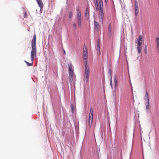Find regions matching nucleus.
I'll return each mask as SVG.
<instances>
[{"instance_id":"f257e3e1","label":"nucleus","mask_w":159,"mask_h":159,"mask_svg":"<svg viewBox=\"0 0 159 159\" xmlns=\"http://www.w3.org/2000/svg\"><path fill=\"white\" fill-rule=\"evenodd\" d=\"M94 4L95 7L97 10H99V16L101 19L102 22L103 21L104 17V13L103 12V4L102 0H95Z\"/></svg>"},{"instance_id":"f03ea898","label":"nucleus","mask_w":159,"mask_h":159,"mask_svg":"<svg viewBox=\"0 0 159 159\" xmlns=\"http://www.w3.org/2000/svg\"><path fill=\"white\" fill-rule=\"evenodd\" d=\"M32 50L31 52V58L32 61L34 59L36 56V35L34 34L31 41Z\"/></svg>"},{"instance_id":"7ed1b4c3","label":"nucleus","mask_w":159,"mask_h":159,"mask_svg":"<svg viewBox=\"0 0 159 159\" xmlns=\"http://www.w3.org/2000/svg\"><path fill=\"white\" fill-rule=\"evenodd\" d=\"M142 38L143 36L141 35H139L136 42V43H138L137 49L139 53L141 52L142 49V46L143 43Z\"/></svg>"},{"instance_id":"20e7f679","label":"nucleus","mask_w":159,"mask_h":159,"mask_svg":"<svg viewBox=\"0 0 159 159\" xmlns=\"http://www.w3.org/2000/svg\"><path fill=\"white\" fill-rule=\"evenodd\" d=\"M89 65L88 64H85V71L84 73V81H86L88 82L89 81Z\"/></svg>"},{"instance_id":"39448f33","label":"nucleus","mask_w":159,"mask_h":159,"mask_svg":"<svg viewBox=\"0 0 159 159\" xmlns=\"http://www.w3.org/2000/svg\"><path fill=\"white\" fill-rule=\"evenodd\" d=\"M93 108H90V113L89 119V125L90 127H91L93 121Z\"/></svg>"},{"instance_id":"423d86ee","label":"nucleus","mask_w":159,"mask_h":159,"mask_svg":"<svg viewBox=\"0 0 159 159\" xmlns=\"http://www.w3.org/2000/svg\"><path fill=\"white\" fill-rule=\"evenodd\" d=\"M69 75V80L72 82L73 80V72L72 70L73 66L71 63H69L68 64Z\"/></svg>"},{"instance_id":"0eeeda50","label":"nucleus","mask_w":159,"mask_h":159,"mask_svg":"<svg viewBox=\"0 0 159 159\" xmlns=\"http://www.w3.org/2000/svg\"><path fill=\"white\" fill-rule=\"evenodd\" d=\"M88 52L87 48L84 46L83 49V57L85 61V64H87Z\"/></svg>"},{"instance_id":"6e6552de","label":"nucleus","mask_w":159,"mask_h":159,"mask_svg":"<svg viewBox=\"0 0 159 159\" xmlns=\"http://www.w3.org/2000/svg\"><path fill=\"white\" fill-rule=\"evenodd\" d=\"M77 24L79 27H80L81 23V17L80 12L78 8L77 9Z\"/></svg>"},{"instance_id":"1a4fd4ad","label":"nucleus","mask_w":159,"mask_h":159,"mask_svg":"<svg viewBox=\"0 0 159 159\" xmlns=\"http://www.w3.org/2000/svg\"><path fill=\"white\" fill-rule=\"evenodd\" d=\"M134 14L135 16H137L139 13L138 4L137 2H135L134 6Z\"/></svg>"},{"instance_id":"9d476101","label":"nucleus","mask_w":159,"mask_h":159,"mask_svg":"<svg viewBox=\"0 0 159 159\" xmlns=\"http://www.w3.org/2000/svg\"><path fill=\"white\" fill-rule=\"evenodd\" d=\"M94 28L95 29L97 30H98L99 29V25L98 23L95 21H94Z\"/></svg>"},{"instance_id":"9b49d317","label":"nucleus","mask_w":159,"mask_h":159,"mask_svg":"<svg viewBox=\"0 0 159 159\" xmlns=\"http://www.w3.org/2000/svg\"><path fill=\"white\" fill-rule=\"evenodd\" d=\"M38 2L39 6L40 7L41 9H42L43 7V4L42 1L39 2Z\"/></svg>"},{"instance_id":"f8f14e48","label":"nucleus","mask_w":159,"mask_h":159,"mask_svg":"<svg viewBox=\"0 0 159 159\" xmlns=\"http://www.w3.org/2000/svg\"><path fill=\"white\" fill-rule=\"evenodd\" d=\"M97 50L98 51H100V40L99 39L98 40L97 42Z\"/></svg>"},{"instance_id":"ddd939ff","label":"nucleus","mask_w":159,"mask_h":159,"mask_svg":"<svg viewBox=\"0 0 159 159\" xmlns=\"http://www.w3.org/2000/svg\"><path fill=\"white\" fill-rule=\"evenodd\" d=\"M147 99V101H149V96L148 94V93L147 91L146 92V95L145 97V99Z\"/></svg>"},{"instance_id":"4468645a","label":"nucleus","mask_w":159,"mask_h":159,"mask_svg":"<svg viewBox=\"0 0 159 159\" xmlns=\"http://www.w3.org/2000/svg\"><path fill=\"white\" fill-rule=\"evenodd\" d=\"M114 83H115V87H116L118 85V83H117V80L116 79V76H115L114 77Z\"/></svg>"},{"instance_id":"2eb2a0df","label":"nucleus","mask_w":159,"mask_h":159,"mask_svg":"<svg viewBox=\"0 0 159 159\" xmlns=\"http://www.w3.org/2000/svg\"><path fill=\"white\" fill-rule=\"evenodd\" d=\"M85 15L87 16H89V9L88 8H87L85 10Z\"/></svg>"},{"instance_id":"dca6fc26","label":"nucleus","mask_w":159,"mask_h":159,"mask_svg":"<svg viewBox=\"0 0 159 159\" xmlns=\"http://www.w3.org/2000/svg\"><path fill=\"white\" fill-rule=\"evenodd\" d=\"M72 29L74 30H76V25L74 23L72 25Z\"/></svg>"},{"instance_id":"f3484780","label":"nucleus","mask_w":159,"mask_h":159,"mask_svg":"<svg viewBox=\"0 0 159 159\" xmlns=\"http://www.w3.org/2000/svg\"><path fill=\"white\" fill-rule=\"evenodd\" d=\"M149 101H148L146 103V109L148 110L149 107Z\"/></svg>"},{"instance_id":"a211bd4d","label":"nucleus","mask_w":159,"mask_h":159,"mask_svg":"<svg viewBox=\"0 0 159 159\" xmlns=\"http://www.w3.org/2000/svg\"><path fill=\"white\" fill-rule=\"evenodd\" d=\"M71 108L72 110V112L73 113L74 111H75V107L74 105L71 104Z\"/></svg>"},{"instance_id":"6ab92c4d","label":"nucleus","mask_w":159,"mask_h":159,"mask_svg":"<svg viewBox=\"0 0 159 159\" xmlns=\"http://www.w3.org/2000/svg\"><path fill=\"white\" fill-rule=\"evenodd\" d=\"M108 31L110 32H111V24L110 23L109 24V25Z\"/></svg>"},{"instance_id":"aec40b11","label":"nucleus","mask_w":159,"mask_h":159,"mask_svg":"<svg viewBox=\"0 0 159 159\" xmlns=\"http://www.w3.org/2000/svg\"><path fill=\"white\" fill-rule=\"evenodd\" d=\"M25 62L27 64V66H31L32 65H33V63H29V62H28L27 61H25Z\"/></svg>"},{"instance_id":"412c9836","label":"nucleus","mask_w":159,"mask_h":159,"mask_svg":"<svg viewBox=\"0 0 159 159\" xmlns=\"http://www.w3.org/2000/svg\"><path fill=\"white\" fill-rule=\"evenodd\" d=\"M72 12H70L69 15V17L71 18L72 17Z\"/></svg>"},{"instance_id":"4be33fe9","label":"nucleus","mask_w":159,"mask_h":159,"mask_svg":"<svg viewBox=\"0 0 159 159\" xmlns=\"http://www.w3.org/2000/svg\"><path fill=\"white\" fill-rule=\"evenodd\" d=\"M145 52L146 54L147 53V46H145Z\"/></svg>"},{"instance_id":"5701e85b","label":"nucleus","mask_w":159,"mask_h":159,"mask_svg":"<svg viewBox=\"0 0 159 159\" xmlns=\"http://www.w3.org/2000/svg\"><path fill=\"white\" fill-rule=\"evenodd\" d=\"M26 16H27V14H26V13L25 12L24 15V17H26Z\"/></svg>"},{"instance_id":"b1692460","label":"nucleus","mask_w":159,"mask_h":159,"mask_svg":"<svg viewBox=\"0 0 159 159\" xmlns=\"http://www.w3.org/2000/svg\"><path fill=\"white\" fill-rule=\"evenodd\" d=\"M36 0L37 1V2L41 1V0Z\"/></svg>"},{"instance_id":"393cba45","label":"nucleus","mask_w":159,"mask_h":159,"mask_svg":"<svg viewBox=\"0 0 159 159\" xmlns=\"http://www.w3.org/2000/svg\"><path fill=\"white\" fill-rule=\"evenodd\" d=\"M109 72L110 73H111V70H109Z\"/></svg>"},{"instance_id":"a878e982","label":"nucleus","mask_w":159,"mask_h":159,"mask_svg":"<svg viewBox=\"0 0 159 159\" xmlns=\"http://www.w3.org/2000/svg\"><path fill=\"white\" fill-rule=\"evenodd\" d=\"M112 80H111V84H112Z\"/></svg>"},{"instance_id":"bb28decb","label":"nucleus","mask_w":159,"mask_h":159,"mask_svg":"<svg viewBox=\"0 0 159 159\" xmlns=\"http://www.w3.org/2000/svg\"><path fill=\"white\" fill-rule=\"evenodd\" d=\"M64 53H65V54L66 53H65V51H64Z\"/></svg>"},{"instance_id":"cd10ccee","label":"nucleus","mask_w":159,"mask_h":159,"mask_svg":"<svg viewBox=\"0 0 159 159\" xmlns=\"http://www.w3.org/2000/svg\"><path fill=\"white\" fill-rule=\"evenodd\" d=\"M107 0H105V1L107 2Z\"/></svg>"}]
</instances>
